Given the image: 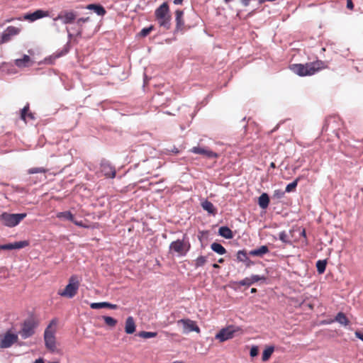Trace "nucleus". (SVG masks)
I'll return each mask as SVG.
<instances>
[{"instance_id":"25","label":"nucleus","mask_w":363,"mask_h":363,"mask_svg":"<svg viewBox=\"0 0 363 363\" xmlns=\"http://www.w3.org/2000/svg\"><path fill=\"white\" fill-rule=\"evenodd\" d=\"M21 118L22 120L26 122L27 118H29L30 120L34 119V116L31 112H29V106H26L22 110H21Z\"/></svg>"},{"instance_id":"58","label":"nucleus","mask_w":363,"mask_h":363,"mask_svg":"<svg viewBox=\"0 0 363 363\" xmlns=\"http://www.w3.org/2000/svg\"><path fill=\"white\" fill-rule=\"evenodd\" d=\"M172 363H184V362H182V361H174V362H173Z\"/></svg>"},{"instance_id":"44","label":"nucleus","mask_w":363,"mask_h":363,"mask_svg":"<svg viewBox=\"0 0 363 363\" xmlns=\"http://www.w3.org/2000/svg\"><path fill=\"white\" fill-rule=\"evenodd\" d=\"M355 336L363 341V330H357L355 332Z\"/></svg>"},{"instance_id":"41","label":"nucleus","mask_w":363,"mask_h":363,"mask_svg":"<svg viewBox=\"0 0 363 363\" xmlns=\"http://www.w3.org/2000/svg\"><path fill=\"white\" fill-rule=\"evenodd\" d=\"M279 240L284 242H288V236L285 231H282L279 234Z\"/></svg>"},{"instance_id":"50","label":"nucleus","mask_w":363,"mask_h":363,"mask_svg":"<svg viewBox=\"0 0 363 363\" xmlns=\"http://www.w3.org/2000/svg\"><path fill=\"white\" fill-rule=\"evenodd\" d=\"M76 225H78V226H83V224H82V222L80 221V222H78L77 220H74V222H73Z\"/></svg>"},{"instance_id":"3","label":"nucleus","mask_w":363,"mask_h":363,"mask_svg":"<svg viewBox=\"0 0 363 363\" xmlns=\"http://www.w3.org/2000/svg\"><path fill=\"white\" fill-rule=\"evenodd\" d=\"M79 285L78 277L72 275L69 279L68 284L64 289L59 290L57 294L62 297L72 298L77 294Z\"/></svg>"},{"instance_id":"24","label":"nucleus","mask_w":363,"mask_h":363,"mask_svg":"<svg viewBox=\"0 0 363 363\" xmlns=\"http://www.w3.org/2000/svg\"><path fill=\"white\" fill-rule=\"evenodd\" d=\"M201 206L205 211H206L208 213L211 214L215 215L216 213V209L214 207L213 204L208 200H206L203 202H202Z\"/></svg>"},{"instance_id":"15","label":"nucleus","mask_w":363,"mask_h":363,"mask_svg":"<svg viewBox=\"0 0 363 363\" xmlns=\"http://www.w3.org/2000/svg\"><path fill=\"white\" fill-rule=\"evenodd\" d=\"M101 171L106 177L114 178L116 176L115 168L108 162L101 164Z\"/></svg>"},{"instance_id":"35","label":"nucleus","mask_w":363,"mask_h":363,"mask_svg":"<svg viewBox=\"0 0 363 363\" xmlns=\"http://www.w3.org/2000/svg\"><path fill=\"white\" fill-rule=\"evenodd\" d=\"M48 169L44 167H33L28 170V173L30 174H37V173H46Z\"/></svg>"},{"instance_id":"32","label":"nucleus","mask_w":363,"mask_h":363,"mask_svg":"<svg viewBox=\"0 0 363 363\" xmlns=\"http://www.w3.org/2000/svg\"><path fill=\"white\" fill-rule=\"evenodd\" d=\"M327 262L326 260H318L316 262V268L317 271L319 274L324 273L326 268Z\"/></svg>"},{"instance_id":"13","label":"nucleus","mask_w":363,"mask_h":363,"mask_svg":"<svg viewBox=\"0 0 363 363\" xmlns=\"http://www.w3.org/2000/svg\"><path fill=\"white\" fill-rule=\"evenodd\" d=\"M190 152L203 155L207 158H218V155L207 147H193Z\"/></svg>"},{"instance_id":"48","label":"nucleus","mask_w":363,"mask_h":363,"mask_svg":"<svg viewBox=\"0 0 363 363\" xmlns=\"http://www.w3.org/2000/svg\"><path fill=\"white\" fill-rule=\"evenodd\" d=\"M250 1V0H241V1H242V4H243L244 6H247V5L249 4Z\"/></svg>"},{"instance_id":"12","label":"nucleus","mask_w":363,"mask_h":363,"mask_svg":"<svg viewBox=\"0 0 363 363\" xmlns=\"http://www.w3.org/2000/svg\"><path fill=\"white\" fill-rule=\"evenodd\" d=\"M77 18V15L73 11H62L54 19L60 20L64 24L72 23Z\"/></svg>"},{"instance_id":"9","label":"nucleus","mask_w":363,"mask_h":363,"mask_svg":"<svg viewBox=\"0 0 363 363\" xmlns=\"http://www.w3.org/2000/svg\"><path fill=\"white\" fill-rule=\"evenodd\" d=\"M21 28L15 26H9L0 35V44H4L10 41L12 37L17 35L21 32Z\"/></svg>"},{"instance_id":"46","label":"nucleus","mask_w":363,"mask_h":363,"mask_svg":"<svg viewBox=\"0 0 363 363\" xmlns=\"http://www.w3.org/2000/svg\"><path fill=\"white\" fill-rule=\"evenodd\" d=\"M106 308H108L111 309H116V308H118V306L116 304H112V303L106 302Z\"/></svg>"},{"instance_id":"23","label":"nucleus","mask_w":363,"mask_h":363,"mask_svg":"<svg viewBox=\"0 0 363 363\" xmlns=\"http://www.w3.org/2000/svg\"><path fill=\"white\" fill-rule=\"evenodd\" d=\"M218 234L226 239H231L233 238L232 230L227 226L220 227L218 230Z\"/></svg>"},{"instance_id":"47","label":"nucleus","mask_w":363,"mask_h":363,"mask_svg":"<svg viewBox=\"0 0 363 363\" xmlns=\"http://www.w3.org/2000/svg\"><path fill=\"white\" fill-rule=\"evenodd\" d=\"M88 19H89V18H81L78 19L77 23H80L81 22L84 23V22H86Z\"/></svg>"},{"instance_id":"54","label":"nucleus","mask_w":363,"mask_h":363,"mask_svg":"<svg viewBox=\"0 0 363 363\" xmlns=\"http://www.w3.org/2000/svg\"><path fill=\"white\" fill-rule=\"evenodd\" d=\"M257 291V289L255 288L251 289V293H255Z\"/></svg>"},{"instance_id":"20","label":"nucleus","mask_w":363,"mask_h":363,"mask_svg":"<svg viewBox=\"0 0 363 363\" xmlns=\"http://www.w3.org/2000/svg\"><path fill=\"white\" fill-rule=\"evenodd\" d=\"M125 331L127 334H133L135 331V324L133 317L129 316L125 320Z\"/></svg>"},{"instance_id":"10","label":"nucleus","mask_w":363,"mask_h":363,"mask_svg":"<svg viewBox=\"0 0 363 363\" xmlns=\"http://www.w3.org/2000/svg\"><path fill=\"white\" fill-rule=\"evenodd\" d=\"M35 328V325L34 321L33 320H27L23 323L19 334L23 339H26L34 334Z\"/></svg>"},{"instance_id":"43","label":"nucleus","mask_w":363,"mask_h":363,"mask_svg":"<svg viewBox=\"0 0 363 363\" xmlns=\"http://www.w3.org/2000/svg\"><path fill=\"white\" fill-rule=\"evenodd\" d=\"M284 192L281 190H275L274 191L273 196L277 199H281L284 196Z\"/></svg>"},{"instance_id":"26","label":"nucleus","mask_w":363,"mask_h":363,"mask_svg":"<svg viewBox=\"0 0 363 363\" xmlns=\"http://www.w3.org/2000/svg\"><path fill=\"white\" fill-rule=\"evenodd\" d=\"M87 8L89 9L94 10V11L97 13L99 16H104L106 13L105 9L100 6L96 4H89Z\"/></svg>"},{"instance_id":"33","label":"nucleus","mask_w":363,"mask_h":363,"mask_svg":"<svg viewBox=\"0 0 363 363\" xmlns=\"http://www.w3.org/2000/svg\"><path fill=\"white\" fill-rule=\"evenodd\" d=\"M103 319H104L106 325H107L108 326H110L111 328L115 327L117 324V320L112 317L103 316Z\"/></svg>"},{"instance_id":"45","label":"nucleus","mask_w":363,"mask_h":363,"mask_svg":"<svg viewBox=\"0 0 363 363\" xmlns=\"http://www.w3.org/2000/svg\"><path fill=\"white\" fill-rule=\"evenodd\" d=\"M347 8L350 10H352L354 9L352 0H347Z\"/></svg>"},{"instance_id":"19","label":"nucleus","mask_w":363,"mask_h":363,"mask_svg":"<svg viewBox=\"0 0 363 363\" xmlns=\"http://www.w3.org/2000/svg\"><path fill=\"white\" fill-rule=\"evenodd\" d=\"M269 252V248L267 245H262L259 248L250 250L249 255L254 257H262L264 255Z\"/></svg>"},{"instance_id":"8","label":"nucleus","mask_w":363,"mask_h":363,"mask_svg":"<svg viewBox=\"0 0 363 363\" xmlns=\"http://www.w3.org/2000/svg\"><path fill=\"white\" fill-rule=\"evenodd\" d=\"M177 325H182L183 327L182 332L184 334L189 333L190 332H196L199 333L201 330L199 327L196 325V323L194 320H192L189 318H184L177 320Z\"/></svg>"},{"instance_id":"31","label":"nucleus","mask_w":363,"mask_h":363,"mask_svg":"<svg viewBox=\"0 0 363 363\" xmlns=\"http://www.w3.org/2000/svg\"><path fill=\"white\" fill-rule=\"evenodd\" d=\"M335 320L343 325H347L349 323V320L345 313L340 312L337 314L335 317Z\"/></svg>"},{"instance_id":"1","label":"nucleus","mask_w":363,"mask_h":363,"mask_svg":"<svg viewBox=\"0 0 363 363\" xmlns=\"http://www.w3.org/2000/svg\"><path fill=\"white\" fill-rule=\"evenodd\" d=\"M327 67L326 63L322 60H316L306 64H293L290 66L291 70L300 77L313 75Z\"/></svg>"},{"instance_id":"53","label":"nucleus","mask_w":363,"mask_h":363,"mask_svg":"<svg viewBox=\"0 0 363 363\" xmlns=\"http://www.w3.org/2000/svg\"><path fill=\"white\" fill-rule=\"evenodd\" d=\"M213 268H216V269H217V268H220V267H219V265H218V264H213Z\"/></svg>"},{"instance_id":"18","label":"nucleus","mask_w":363,"mask_h":363,"mask_svg":"<svg viewBox=\"0 0 363 363\" xmlns=\"http://www.w3.org/2000/svg\"><path fill=\"white\" fill-rule=\"evenodd\" d=\"M184 11L182 10L177 9L175 11V21H176V28L177 30H182L184 25Z\"/></svg>"},{"instance_id":"2","label":"nucleus","mask_w":363,"mask_h":363,"mask_svg":"<svg viewBox=\"0 0 363 363\" xmlns=\"http://www.w3.org/2000/svg\"><path fill=\"white\" fill-rule=\"evenodd\" d=\"M155 18L160 27L168 30L171 26V15L169 13V5L164 2L155 11Z\"/></svg>"},{"instance_id":"16","label":"nucleus","mask_w":363,"mask_h":363,"mask_svg":"<svg viewBox=\"0 0 363 363\" xmlns=\"http://www.w3.org/2000/svg\"><path fill=\"white\" fill-rule=\"evenodd\" d=\"M49 16L48 11H43V10H36L33 13L27 14L25 16L24 18L26 20L30 21H35L38 19H40L43 17H47Z\"/></svg>"},{"instance_id":"37","label":"nucleus","mask_w":363,"mask_h":363,"mask_svg":"<svg viewBox=\"0 0 363 363\" xmlns=\"http://www.w3.org/2000/svg\"><path fill=\"white\" fill-rule=\"evenodd\" d=\"M299 179L297 178L293 182L289 184L286 187V192H291V191H293L295 190V189L296 188L297 186V184H298V182Z\"/></svg>"},{"instance_id":"4","label":"nucleus","mask_w":363,"mask_h":363,"mask_svg":"<svg viewBox=\"0 0 363 363\" xmlns=\"http://www.w3.org/2000/svg\"><path fill=\"white\" fill-rule=\"evenodd\" d=\"M55 324V320H52L46 328L44 333L45 347L51 352H55L56 350V339L55 335L56 330L55 328H53V325Z\"/></svg>"},{"instance_id":"38","label":"nucleus","mask_w":363,"mask_h":363,"mask_svg":"<svg viewBox=\"0 0 363 363\" xmlns=\"http://www.w3.org/2000/svg\"><path fill=\"white\" fill-rule=\"evenodd\" d=\"M237 259L240 262H246L249 259L247 253L242 250L238 251L237 254Z\"/></svg>"},{"instance_id":"27","label":"nucleus","mask_w":363,"mask_h":363,"mask_svg":"<svg viewBox=\"0 0 363 363\" xmlns=\"http://www.w3.org/2000/svg\"><path fill=\"white\" fill-rule=\"evenodd\" d=\"M211 248L213 251L219 255H224L226 253L225 248L218 242H213L211 245Z\"/></svg>"},{"instance_id":"14","label":"nucleus","mask_w":363,"mask_h":363,"mask_svg":"<svg viewBox=\"0 0 363 363\" xmlns=\"http://www.w3.org/2000/svg\"><path fill=\"white\" fill-rule=\"evenodd\" d=\"M28 245H29V242L27 240L15 242L14 243H9V244H6V245H0V250H14V249H21L25 247H27Z\"/></svg>"},{"instance_id":"52","label":"nucleus","mask_w":363,"mask_h":363,"mask_svg":"<svg viewBox=\"0 0 363 363\" xmlns=\"http://www.w3.org/2000/svg\"><path fill=\"white\" fill-rule=\"evenodd\" d=\"M164 334L167 337H169V336H174L176 335V334H174V333H170L169 332H164Z\"/></svg>"},{"instance_id":"29","label":"nucleus","mask_w":363,"mask_h":363,"mask_svg":"<svg viewBox=\"0 0 363 363\" xmlns=\"http://www.w3.org/2000/svg\"><path fill=\"white\" fill-rule=\"evenodd\" d=\"M274 348L273 346L267 347L262 353V361L263 362L268 361L269 359V358L271 357L272 353L274 352Z\"/></svg>"},{"instance_id":"21","label":"nucleus","mask_w":363,"mask_h":363,"mask_svg":"<svg viewBox=\"0 0 363 363\" xmlns=\"http://www.w3.org/2000/svg\"><path fill=\"white\" fill-rule=\"evenodd\" d=\"M30 57L27 55H24L23 58L17 59L15 61V65L18 67H26L30 65Z\"/></svg>"},{"instance_id":"7","label":"nucleus","mask_w":363,"mask_h":363,"mask_svg":"<svg viewBox=\"0 0 363 363\" xmlns=\"http://www.w3.org/2000/svg\"><path fill=\"white\" fill-rule=\"evenodd\" d=\"M191 245L188 241L183 240H177L171 242L169 251L174 252L178 256H184L190 250Z\"/></svg>"},{"instance_id":"17","label":"nucleus","mask_w":363,"mask_h":363,"mask_svg":"<svg viewBox=\"0 0 363 363\" xmlns=\"http://www.w3.org/2000/svg\"><path fill=\"white\" fill-rule=\"evenodd\" d=\"M264 279L265 278L264 277H260L259 275H252L250 277H246L244 279L240 281L239 284L241 286H249L255 282Z\"/></svg>"},{"instance_id":"6","label":"nucleus","mask_w":363,"mask_h":363,"mask_svg":"<svg viewBox=\"0 0 363 363\" xmlns=\"http://www.w3.org/2000/svg\"><path fill=\"white\" fill-rule=\"evenodd\" d=\"M241 331L242 329L240 327L230 325L222 328L216 335L215 338L218 340L220 342H223L226 340L233 338L236 333Z\"/></svg>"},{"instance_id":"42","label":"nucleus","mask_w":363,"mask_h":363,"mask_svg":"<svg viewBox=\"0 0 363 363\" xmlns=\"http://www.w3.org/2000/svg\"><path fill=\"white\" fill-rule=\"evenodd\" d=\"M259 350L257 346H252L250 349V354L252 357H255L258 354Z\"/></svg>"},{"instance_id":"51","label":"nucleus","mask_w":363,"mask_h":363,"mask_svg":"<svg viewBox=\"0 0 363 363\" xmlns=\"http://www.w3.org/2000/svg\"><path fill=\"white\" fill-rule=\"evenodd\" d=\"M34 363H45V362H44V361H43V359L39 358V359H36V360L34 362Z\"/></svg>"},{"instance_id":"57","label":"nucleus","mask_w":363,"mask_h":363,"mask_svg":"<svg viewBox=\"0 0 363 363\" xmlns=\"http://www.w3.org/2000/svg\"><path fill=\"white\" fill-rule=\"evenodd\" d=\"M224 262V259L223 258H220L218 259L219 263H223Z\"/></svg>"},{"instance_id":"56","label":"nucleus","mask_w":363,"mask_h":363,"mask_svg":"<svg viewBox=\"0 0 363 363\" xmlns=\"http://www.w3.org/2000/svg\"><path fill=\"white\" fill-rule=\"evenodd\" d=\"M270 167H272V168H274L275 167V164L274 162H272L270 164Z\"/></svg>"},{"instance_id":"36","label":"nucleus","mask_w":363,"mask_h":363,"mask_svg":"<svg viewBox=\"0 0 363 363\" xmlns=\"http://www.w3.org/2000/svg\"><path fill=\"white\" fill-rule=\"evenodd\" d=\"M206 257L204 256H199L195 260V267L198 268V267H202L206 264Z\"/></svg>"},{"instance_id":"30","label":"nucleus","mask_w":363,"mask_h":363,"mask_svg":"<svg viewBox=\"0 0 363 363\" xmlns=\"http://www.w3.org/2000/svg\"><path fill=\"white\" fill-rule=\"evenodd\" d=\"M58 218H65L66 220L74 222L73 214L70 211L60 212L57 214Z\"/></svg>"},{"instance_id":"55","label":"nucleus","mask_w":363,"mask_h":363,"mask_svg":"<svg viewBox=\"0 0 363 363\" xmlns=\"http://www.w3.org/2000/svg\"><path fill=\"white\" fill-rule=\"evenodd\" d=\"M301 235L304 237H306V230H303L302 233H301Z\"/></svg>"},{"instance_id":"34","label":"nucleus","mask_w":363,"mask_h":363,"mask_svg":"<svg viewBox=\"0 0 363 363\" xmlns=\"http://www.w3.org/2000/svg\"><path fill=\"white\" fill-rule=\"evenodd\" d=\"M157 335L156 332L141 331L138 333L139 337L145 339L155 337Z\"/></svg>"},{"instance_id":"22","label":"nucleus","mask_w":363,"mask_h":363,"mask_svg":"<svg viewBox=\"0 0 363 363\" xmlns=\"http://www.w3.org/2000/svg\"><path fill=\"white\" fill-rule=\"evenodd\" d=\"M269 203V197L267 194L263 193L261 194V196L259 197L258 199V204L259 207L262 209H265L268 207Z\"/></svg>"},{"instance_id":"28","label":"nucleus","mask_w":363,"mask_h":363,"mask_svg":"<svg viewBox=\"0 0 363 363\" xmlns=\"http://www.w3.org/2000/svg\"><path fill=\"white\" fill-rule=\"evenodd\" d=\"M340 121V119L338 116H329L325 121L323 128L327 130L328 129L329 126L332 123H338Z\"/></svg>"},{"instance_id":"39","label":"nucleus","mask_w":363,"mask_h":363,"mask_svg":"<svg viewBox=\"0 0 363 363\" xmlns=\"http://www.w3.org/2000/svg\"><path fill=\"white\" fill-rule=\"evenodd\" d=\"M154 29V26H150V27H147V28H144L141 30V31L140 32L139 35L141 36V37H145L147 36V35L150 34V33Z\"/></svg>"},{"instance_id":"49","label":"nucleus","mask_w":363,"mask_h":363,"mask_svg":"<svg viewBox=\"0 0 363 363\" xmlns=\"http://www.w3.org/2000/svg\"><path fill=\"white\" fill-rule=\"evenodd\" d=\"M183 3V0H174V4H182Z\"/></svg>"},{"instance_id":"11","label":"nucleus","mask_w":363,"mask_h":363,"mask_svg":"<svg viewBox=\"0 0 363 363\" xmlns=\"http://www.w3.org/2000/svg\"><path fill=\"white\" fill-rule=\"evenodd\" d=\"M18 340V335L8 331L0 340V348L5 349L11 347Z\"/></svg>"},{"instance_id":"5","label":"nucleus","mask_w":363,"mask_h":363,"mask_svg":"<svg viewBox=\"0 0 363 363\" xmlns=\"http://www.w3.org/2000/svg\"><path fill=\"white\" fill-rule=\"evenodd\" d=\"M26 217V213H3L0 220L4 225L11 228L17 225Z\"/></svg>"},{"instance_id":"40","label":"nucleus","mask_w":363,"mask_h":363,"mask_svg":"<svg viewBox=\"0 0 363 363\" xmlns=\"http://www.w3.org/2000/svg\"><path fill=\"white\" fill-rule=\"evenodd\" d=\"M106 302L92 303L90 304V307L93 309L106 308Z\"/></svg>"}]
</instances>
